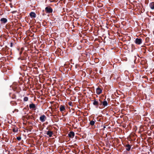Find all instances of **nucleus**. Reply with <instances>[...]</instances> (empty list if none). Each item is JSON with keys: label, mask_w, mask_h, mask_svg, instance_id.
<instances>
[{"label": "nucleus", "mask_w": 154, "mask_h": 154, "mask_svg": "<svg viewBox=\"0 0 154 154\" xmlns=\"http://www.w3.org/2000/svg\"><path fill=\"white\" fill-rule=\"evenodd\" d=\"M60 109L61 112L64 111L65 110L64 106L63 105H61L60 107Z\"/></svg>", "instance_id": "11"}, {"label": "nucleus", "mask_w": 154, "mask_h": 154, "mask_svg": "<svg viewBox=\"0 0 154 154\" xmlns=\"http://www.w3.org/2000/svg\"><path fill=\"white\" fill-rule=\"evenodd\" d=\"M126 149L127 151H129L130 150L131 146L129 145H126L125 146Z\"/></svg>", "instance_id": "14"}, {"label": "nucleus", "mask_w": 154, "mask_h": 154, "mask_svg": "<svg viewBox=\"0 0 154 154\" xmlns=\"http://www.w3.org/2000/svg\"><path fill=\"white\" fill-rule=\"evenodd\" d=\"M102 104L103 106L104 107H105L107 106L108 103L106 100H104L103 102H102Z\"/></svg>", "instance_id": "10"}, {"label": "nucleus", "mask_w": 154, "mask_h": 154, "mask_svg": "<svg viewBox=\"0 0 154 154\" xmlns=\"http://www.w3.org/2000/svg\"><path fill=\"white\" fill-rule=\"evenodd\" d=\"M0 20L2 23H6L7 22V20L5 18H1Z\"/></svg>", "instance_id": "9"}, {"label": "nucleus", "mask_w": 154, "mask_h": 154, "mask_svg": "<svg viewBox=\"0 0 154 154\" xmlns=\"http://www.w3.org/2000/svg\"><path fill=\"white\" fill-rule=\"evenodd\" d=\"M69 136L71 138H73L75 136V133L71 131L68 134Z\"/></svg>", "instance_id": "6"}, {"label": "nucleus", "mask_w": 154, "mask_h": 154, "mask_svg": "<svg viewBox=\"0 0 154 154\" xmlns=\"http://www.w3.org/2000/svg\"><path fill=\"white\" fill-rule=\"evenodd\" d=\"M13 131L14 132L17 131V130H16L15 129H13Z\"/></svg>", "instance_id": "18"}, {"label": "nucleus", "mask_w": 154, "mask_h": 154, "mask_svg": "<svg viewBox=\"0 0 154 154\" xmlns=\"http://www.w3.org/2000/svg\"><path fill=\"white\" fill-rule=\"evenodd\" d=\"M69 105H70V104L69 103Z\"/></svg>", "instance_id": "21"}, {"label": "nucleus", "mask_w": 154, "mask_h": 154, "mask_svg": "<svg viewBox=\"0 0 154 154\" xmlns=\"http://www.w3.org/2000/svg\"><path fill=\"white\" fill-rule=\"evenodd\" d=\"M29 15L31 18H35L36 17V14L35 13L32 12L29 14Z\"/></svg>", "instance_id": "5"}, {"label": "nucleus", "mask_w": 154, "mask_h": 154, "mask_svg": "<svg viewBox=\"0 0 154 154\" xmlns=\"http://www.w3.org/2000/svg\"><path fill=\"white\" fill-rule=\"evenodd\" d=\"M29 107L30 109H35V104L32 103L29 104Z\"/></svg>", "instance_id": "8"}, {"label": "nucleus", "mask_w": 154, "mask_h": 154, "mask_svg": "<svg viewBox=\"0 0 154 154\" xmlns=\"http://www.w3.org/2000/svg\"><path fill=\"white\" fill-rule=\"evenodd\" d=\"M96 91L97 94L99 95L102 93V90L100 87H98L96 89Z\"/></svg>", "instance_id": "4"}, {"label": "nucleus", "mask_w": 154, "mask_h": 154, "mask_svg": "<svg viewBox=\"0 0 154 154\" xmlns=\"http://www.w3.org/2000/svg\"><path fill=\"white\" fill-rule=\"evenodd\" d=\"M95 124V121H90V125H91L93 126V125Z\"/></svg>", "instance_id": "15"}, {"label": "nucleus", "mask_w": 154, "mask_h": 154, "mask_svg": "<svg viewBox=\"0 0 154 154\" xmlns=\"http://www.w3.org/2000/svg\"><path fill=\"white\" fill-rule=\"evenodd\" d=\"M13 46V43L11 42L10 44V47H12Z\"/></svg>", "instance_id": "19"}, {"label": "nucleus", "mask_w": 154, "mask_h": 154, "mask_svg": "<svg viewBox=\"0 0 154 154\" xmlns=\"http://www.w3.org/2000/svg\"><path fill=\"white\" fill-rule=\"evenodd\" d=\"M17 139L19 141L21 140V137H17Z\"/></svg>", "instance_id": "17"}, {"label": "nucleus", "mask_w": 154, "mask_h": 154, "mask_svg": "<svg viewBox=\"0 0 154 154\" xmlns=\"http://www.w3.org/2000/svg\"><path fill=\"white\" fill-rule=\"evenodd\" d=\"M93 104L94 106H97L98 105V102L96 100V99H94L93 100Z\"/></svg>", "instance_id": "13"}, {"label": "nucleus", "mask_w": 154, "mask_h": 154, "mask_svg": "<svg viewBox=\"0 0 154 154\" xmlns=\"http://www.w3.org/2000/svg\"><path fill=\"white\" fill-rule=\"evenodd\" d=\"M142 41L140 38H137L135 39V43L137 45H140L141 44Z\"/></svg>", "instance_id": "2"}, {"label": "nucleus", "mask_w": 154, "mask_h": 154, "mask_svg": "<svg viewBox=\"0 0 154 154\" xmlns=\"http://www.w3.org/2000/svg\"><path fill=\"white\" fill-rule=\"evenodd\" d=\"M46 134L49 137H51L53 134V133L51 131H48L47 132Z\"/></svg>", "instance_id": "7"}, {"label": "nucleus", "mask_w": 154, "mask_h": 154, "mask_svg": "<svg viewBox=\"0 0 154 154\" xmlns=\"http://www.w3.org/2000/svg\"><path fill=\"white\" fill-rule=\"evenodd\" d=\"M149 6L150 8L152 9H154V2H152L150 3Z\"/></svg>", "instance_id": "12"}, {"label": "nucleus", "mask_w": 154, "mask_h": 154, "mask_svg": "<svg viewBox=\"0 0 154 154\" xmlns=\"http://www.w3.org/2000/svg\"><path fill=\"white\" fill-rule=\"evenodd\" d=\"M46 12L47 13H50L52 12L53 10L52 8L50 7H46L45 8Z\"/></svg>", "instance_id": "1"}, {"label": "nucleus", "mask_w": 154, "mask_h": 154, "mask_svg": "<svg viewBox=\"0 0 154 154\" xmlns=\"http://www.w3.org/2000/svg\"><path fill=\"white\" fill-rule=\"evenodd\" d=\"M28 97H26L24 98L23 100L25 101H27L28 100Z\"/></svg>", "instance_id": "16"}, {"label": "nucleus", "mask_w": 154, "mask_h": 154, "mask_svg": "<svg viewBox=\"0 0 154 154\" xmlns=\"http://www.w3.org/2000/svg\"><path fill=\"white\" fill-rule=\"evenodd\" d=\"M40 121L42 122H44L46 119V116L44 115H42L39 118Z\"/></svg>", "instance_id": "3"}, {"label": "nucleus", "mask_w": 154, "mask_h": 154, "mask_svg": "<svg viewBox=\"0 0 154 154\" xmlns=\"http://www.w3.org/2000/svg\"><path fill=\"white\" fill-rule=\"evenodd\" d=\"M106 128V127L105 126H104V128Z\"/></svg>", "instance_id": "20"}]
</instances>
